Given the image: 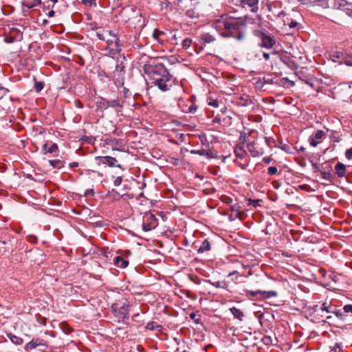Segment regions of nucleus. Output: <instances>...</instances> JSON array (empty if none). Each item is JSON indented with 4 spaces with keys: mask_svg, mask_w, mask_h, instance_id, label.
Here are the masks:
<instances>
[{
    "mask_svg": "<svg viewBox=\"0 0 352 352\" xmlns=\"http://www.w3.org/2000/svg\"><path fill=\"white\" fill-rule=\"evenodd\" d=\"M214 27L221 31L223 37H233L238 40L242 38V17L228 16L216 20Z\"/></svg>",
    "mask_w": 352,
    "mask_h": 352,
    "instance_id": "1",
    "label": "nucleus"
},
{
    "mask_svg": "<svg viewBox=\"0 0 352 352\" xmlns=\"http://www.w3.org/2000/svg\"><path fill=\"white\" fill-rule=\"evenodd\" d=\"M263 278L261 274V269L257 265H247L243 263V283L245 284L247 289L255 290L260 286ZM246 296V294H245Z\"/></svg>",
    "mask_w": 352,
    "mask_h": 352,
    "instance_id": "2",
    "label": "nucleus"
},
{
    "mask_svg": "<svg viewBox=\"0 0 352 352\" xmlns=\"http://www.w3.org/2000/svg\"><path fill=\"white\" fill-rule=\"evenodd\" d=\"M336 8L331 14L332 21L343 25L349 17L352 18V4L344 0H340L336 3Z\"/></svg>",
    "mask_w": 352,
    "mask_h": 352,
    "instance_id": "3",
    "label": "nucleus"
},
{
    "mask_svg": "<svg viewBox=\"0 0 352 352\" xmlns=\"http://www.w3.org/2000/svg\"><path fill=\"white\" fill-rule=\"evenodd\" d=\"M144 69L145 74L151 80L161 76L164 77V75L167 76L170 74L163 63L155 61L146 65Z\"/></svg>",
    "mask_w": 352,
    "mask_h": 352,
    "instance_id": "4",
    "label": "nucleus"
},
{
    "mask_svg": "<svg viewBox=\"0 0 352 352\" xmlns=\"http://www.w3.org/2000/svg\"><path fill=\"white\" fill-rule=\"evenodd\" d=\"M249 134L253 138V140L252 141L250 140L249 138L246 136V133L243 131V144H247V148L253 157H256L260 154H262V152L260 151L261 149L258 148V146L255 144L254 140L257 135L256 131L252 130L249 132Z\"/></svg>",
    "mask_w": 352,
    "mask_h": 352,
    "instance_id": "5",
    "label": "nucleus"
},
{
    "mask_svg": "<svg viewBox=\"0 0 352 352\" xmlns=\"http://www.w3.org/2000/svg\"><path fill=\"white\" fill-rule=\"evenodd\" d=\"M277 296V292L275 291H263L261 289L255 290H246V297L252 300H259L262 298H269L270 297H275Z\"/></svg>",
    "mask_w": 352,
    "mask_h": 352,
    "instance_id": "6",
    "label": "nucleus"
},
{
    "mask_svg": "<svg viewBox=\"0 0 352 352\" xmlns=\"http://www.w3.org/2000/svg\"><path fill=\"white\" fill-rule=\"evenodd\" d=\"M151 83L157 86L161 91H166L173 86L172 84V76L169 74L167 76L164 75V77H158L151 80Z\"/></svg>",
    "mask_w": 352,
    "mask_h": 352,
    "instance_id": "7",
    "label": "nucleus"
},
{
    "mask_svg": "<svg viewBox=\"0 0 352 352\" xmlns=\"http://www.w3.org/2000/svg\"><path fill=\"white\" fill-rule=\"evenodd\" d=\"M254 34L258 37H260L261 43L260 44L261 47L271 49L274 47L276 43V41L274 37L263 33L259 30H254Z\"/></svg>",
    "mask_w": 352,
    "mask_h": 352,
    "instance_id": "8",
    "label": "nucleus"
},
{
    "mask_svg": "<svg viewBox=\"0 0 352 352\" xmlns=\"http://www.w3.org/2000/svg\"><path fill=\"white\" fill-rule=\"evenodd\" d=\"M23 38V32L20 29L12 28L9 32L6 33L4 37V42L13 43L15 41H21Z\"/></svg>",
    "mask_w": 352,
    "mask_h": 352,
    "instance_id": "9",
    "label": "nucleus"
},
{
    "mask_svg": "<svg viewBox=\"0 0 352 352\" xmlns=\"http://www.w3.org/2000/svg\"><path fill=\"white\" fill-rule=\"evenodd\" d=\"M112 310L116 317L122 318V320L129 318V305L128 302H124L121 307H118V304H114L112 306Z\"/></svg>",
    "mask_w": 352,
    "mask_h": 352,
    "instance_id": "10",
    "label": "nucleus"
},
{
    "mask_svg": "<svg viewBox=\"0 0 352 352\" xmlns=\"http://www.w3.org/2000/svg\"><path fill=\"white\" fill-rule=\"evenodd\" d=\"M157 218L151 213L146 214L144 217L142 230L148 232L154 229L157 226Z\"/></svg>",
    "mask_w": 352,
    "mask_h": 352,
    "instance_id": "11",
    "label": "nucleus"
},
{
    "mask_svg": "<svg viewBox=\"0 0 352 352\" xmlns=\"http://www.w3.org/2000/svg\"><path fill=\"white\" fill-rule=\"evenodd\" d=\"M96 105L98 109L101 111L107 109L109 107L113 108L118 107L120 109L122 108V105L120 104L118 100H108L105 98H101L100 101L96 102Z\"/></svg>",
    "mask_w": 352,
    "mask_h": 352,
    "instance_id": "12",
    "label": "nucleus"
},
{
    "mask_svg": "<svg viewBox=\"0 0 352 352\" xmlns=\"http://www.w3.org/2000/svg\"><path fill=\"white\" fill-rule=\"evenodd\" d=\"M95 160L97 162L98 164L100 165L101 164H107L110 167H118L120 168H122L120 164H117V160L111 156H96L95 157Z\"/></svg>",
    "mask_w": 352,
    "mask_h": 352,
    "instance_id": "13",
    "label": "nucleus"
},
{
    "mask_svg": "<svg viewBox=\"0 0 352 352\" xmlns=\"http://www.w3.org/2000/svg\"><path fill=\"white\" fill-rule=\"evenodd\" d=\"M325 136V133L322 130H317L314 134L309 137V143L311 146L316 147L320 143L319 140Z\"/></svg>",
    "mask_w": 352,
    "mask_h": 352,
    "instance_id": "14",
    "label": "nucleus"
},
{
    "mask_svg": "<svg viewBox=\"0 0 352 352\" xmlns=\"http://www.w3.org/2000/svg\"><path fill=\"white\" fill-rule=\"evenodd\" d=\"M116 70L119 74V78L117 80L120 85H124V75L125 74V66L123 62H120L118 60L116 65Z\"/></svg>",
    "mask_w": 352,
    "mask_h": 352,
    "instance_id": "15",
    "label": "nucleus"
},
{
    "mask_svg": "<svg viewBox=\"0 0 352 352\" xmlns=\"http://www.w3.org/2000/svg\"><path fill=\"white\" fill-rule=\"evenodd\" d=\"M259 0H243V9L249 8L252 12H256L258 10V3Z\"/></svg>",
    "mask_w": 352,
    "mask_h": 352,
    "instance_id": "16",
    "label": "nucleus"
},
{
    "mask_svg": "<svg viewBox=\"0 0 352 352\" xmlns=\"http://www.w3.org/2000/svg\"><path fill=\"white\" fill-rule=\"evenodd\" d=\"M58 150V146L56 143H51V146L48 147V143H45L41 148V153L45 155L47 153H54Z\"/></svg>",
    "mask_w": 352,
    "mask_h": 352,
    "instance_id": "17",
    "label": "nucleus"
},
{
    "mask_svg": "<svg viewBox=\"0 0 352 352\" xmlns=\"http://www.w3.org/2000/svg\"><path fill=\"white\" fill-rule=\"evenodd\" d=\"M240 206L238 205L232 206V212L229 217L230 221L239 218L240 220L242 219V211L240 210Z\"/></svg>",
    "mask_w": 352,
    "mask_h": 352,
    "instance_id": "18",
    "label": "nucleus"
},
{
    "mask_svg": "<svg viewBox=\"0 0 352 352\" xmlns=\"http://www.w3.org/2000/svg\"><path fill=\"white\" fill-rule=\"evenodd\" d=\"M246 333L248 334V336H245V335H243V347L248 348L250 346H254L256 344L254 342V336H253L251 333Z\"/></svg>",
    "mask_w": 352,
    "mask_h": 352,
    "instance_id": "19",
    "label": "nucleus"
},
{
    "mask_svg": "<svg viewBox=\"0 0 352 352\" xmlns=\"http://www.w3.org/2000/svg\"><path fill=\"white\" fill-rule=\"evenodd\" d=\"M113 263L119 267L125 268L128 266L129 261L125 260L122 256H118L114 258Z\"/></svg>",
    "mask_w": 352,
    "mask_h": 352,
    "instance_id": "20",
    "label": "nucleus"
},
{
    "mask_svg": "<svg viewBox=\"0 0 352 352\" xmlns=\"http://www.w3.org/2000/svg\"><path fill=\"white\" fill-rule=\"evenodd\" d=\"M256 106V104L248 96L245 97L243 96V107H245L246 110H254Z\"/></svg>",
    "mask_w": 352,
    "mask_h": 352,
    "instance_id": "21",
    "label": "nucleus"
},
{
    "mask_svg": "<svg viewBox=\"0 0 352 352\" xmlns=\"http://www.w3.org/2000/svg\"><path fill=\"white\" fill-rule=\"evenodd\" d=\"M336 173L339 177H342L346 174V166L341 162H338L335 166Z\"/></svg>",
    "mask_w": 352,
    "mask_h": 352,
    "instance_id": "22",
    "label": "nucleus"
},
{
    "mask_svg": "<svg viewBox=\"0 0 352 352\" xmlns=\"http://www.w3.org/2000/svg\"><path fill=\"white\" fill-rule=\"evenodd\" d=\"M210 250V243L208 239H206L199 248L197 252L199 254L204 253V252L209 251Z\"/></svg>",
    "mask_w": 352,
    "mask_h": 352,
    "instance_id": "23",
    "label": "nucleus"
},
{
    "mask_svg": "<svg viewBox=\"0 0 352 352\" xmlns=\"http://www.w3.org/2000/svg\"><path fill=\"white\" fill-rule=\"evenodd\" d=\"M40 4H41V0H33L32 1H29L28 0H25L22 3L23 6H25V7L28 8V9L33 8Z\"/></svg>",
    "mask_w": 352,
    "mask_h": 352,
    "instance_id": "24",
    "label": "nucleus"
},
{
    "mask_svg": "<svg viewBox=\"0 0 352 352\" xmlns=\"http://www.w3.org/2000/svg\"><path fill=\"white\" fill-rule=\"evenodd\" d=\"M48 162L53 168L60 169L64 166V162L60 160H50Z\"/></svg>",
    "mask_w": 352,
    "mask_h": 352,
    "instance_id": "25",
    "label": "nucleus"
},
{
    "mask_svg": "<svg viewBox=\"0 0 352 352\" xmlns=\"http://www.w3.org/2000/svg\"><path fill=\"white\" fill-rule=\"evenodd\" d=\"M8 337L9 338L10 341L16 345H21L23 342V340L21 338L18 337L12 333H8Z\"/></svg>",
    "mask_w": 352,
    "mask_h": 352,
    "instance_id": "26",
    "label": "nucleus"
},
{
    "mask_svg": "<svg viewBox=\"0 0 352 352\" xmlns=\"http://www.w3.org/2000/svg\"><path fill=\"white\" fill-rule=\"evenodd\" d=\"M146 328L151 331L157 330L158 331H160L162 329V326L158 324L155 322H149L147 323Z\"/></svg>",
    "mask_w": 352,
    "mask_h": 352,
    "instance_id": "27",
    "label": "nucleus"
},
{
    "mask_svg": "<svg viewBox=\"0 0 352 352\" xmlns=\"http://www.w3.org/2000/svg\"><path fill=\"white\" fill-rule=\"evenodd\" d=\"M230 310L234 318H238L239 320H242V311L240 309L232 307Z\"/></svg>",
    "mask_w": 352,
    "mask_h": 352,
    "instance_id": "28",
    "label": "nucleus"
},
{
    "mask_svg": "<svg viewBox=\"0 0 352 352\" xmlns=\"http://www.w3.org/2000/svg\"><path fill=\"white\" fill-rule=\"evenodd\" d=\"M204 156H206L208 159L217 158V153L213 148H209L208 150H205Z\"/></svg>",
    "mask_w": 352,
    "mask_h": 352,
    "instance_id": "29",
    "label": "nucleus"
},
{
    "mask_svg": "<svg viewBox=\"0 0 352 352\" xmlns=\"http://www.w3.org/2000/svg\"><path fill=\"white\" fill-rule=\"evenodd\" d=\"M11 243H12V241L10 239L7 240V241H6V240L0 241V252L4 253L6 251H8V249L6 247H5V245H9Z\"/></svg>",
    "mask_w": 352,
    "mask_h": 352,
    "instance_id": "30",
    "label": "nucleus"
},
{
    "mask_svg": "<svg viewBox=\"0 0 352 352\" xmlns=\"http://www.w3.org/2000/svg\"><path fill=\"white\" fill-rule=\"evenodd\" d=\"M235 155L239 158L242 159V144L241 143H239L236 147L234 149Z\"/></svg>",
    "mask_w": 352,
    "mask_h": 352,
    "instance_id": "31",
    "label": "nucleus"
},
{
    "mask_svg": "<svg viewBox=\"0 0 352 352\" xmlns=\"http://www.w3.org/2000/svg\"><path fill=\"white\" fill-rule=\"evenodd\" d=\"M320 174L323 179L328 182H331L333 175L330 172L320 171Z\"/></svg>",
    "mask_w": 352,
    "mask_h": 352,
    "instance_id": "32",
    "label": "nucleus"
},
{
    "mask_svg": "<svg viewBox=\"0 0 352 352\" xmlns=\"http://www.w3.org/2000/svg\"><path fill=\"white\" fill-rule=\"evenodd\" d=\"M248 206H253L254 208H256V206H259V202L261 201V199H246Z\"/></svg>",
    "mask_w": 352,
    "mask_h": 352,
    "instance_id": "33",
    "label": "nucleus"
},
{
    "mask_svg": "<svg viewBox=\"0 0 352 352\" xmlns=\"http://www.w3.org/2000/svg\"><path fill=\"white\" fill-rule=\"evenodd\" d=\"M109 34L110 35H112L113 37L116 38L115 41H114V43H115V45L116 47V51L118 53H120L121 52V46L120 45L119 43H120V40L118 38L116 37V34H113L111 33V31H109Z\"/></svg>",
    "mask_w": 352,
    "mask_h": 352,
    "instance_id": "34",
    "label": "nucleus"
},
{
    "mask_svg": "<svg viewBox=\"0 0 352 352\" xmlns=\"http://www.w3.org/2000/svg\"><path fill=\"white\" fill-rule=\"evenodd\" d=\"M44 87V82L41 81H36L34 83V89L36 92H40Z\"/></svg>",
    "mask_w": 352,
    "mask_h": 352,
    "instance_id": "35",
    "label": "nucleus"
},
{
    "mask_svg": "<svg viewBox=\"0 0 352 352\" xmlns=\"http://www.w3.org/2000/svg\"><path fill=\"white\" fill-rule=\"evenodd\" d=\"M37 344H38L34 343L33 342V340H32L30 342L26 344V345L25 346V350L29 351V350L34 349L37 347Z\"/></svg>",
    "mask_w": 352,
    "mask_h": 352,
    "instance_id": "36",
    "label": "nucleus"
},
{
    "mask_svg": "<svg viewBox=\"0 0 352 352\" xmlns=\"http://www.w3.org/2000/svg\"><path fill=\"white\" fill-rule=\"evenodd\" d=\"M211 284L217 288H225L226 286V283L224 281H215L211 283Z\"/></svg>",
    "mask_w": 352,
    "mask_h": 352,
    "instance_id": "37",
    "label": "nucleus"
},
{
    "mask_svg": "<svg viewBox=\"0 0 352 352\" xmlns=\"http://www.w3.org/2000/svg\"><path fill=\"white\" fill-rule=\"evenodd\" d=\"M192 40L189 38H186L182 41V47L184 49H187L190 46Z\"/></svg>",
    "mask_w": 352,
    "mask_h": 352,
    "instance_id": "38",
    "label": "nucleus"
},
{
    "mask_svg": "<svg viewBox=\"0 0 352 352\" xmlns=\"http://www.w3.org/2000/svg\"><path fill=\"white\" fill-rule=\"evenodd\" d=\"M186 16L191 19H193L197 16L195 14V12L193 9L187 10L186 12Z\"/></svg>",
    "mask_w": 352,
    "mask_h": 352,
    "instance_id": "39",
    "label": "nucleus"
},
{
    "mask_svg": "<svg viewBox=\"0 0 352 352\" xmlns=\"http://www.w3.org/2000/svg\"><path fill=\"white\" fill-rule=\"evenodd\" d=\"M302 82L310 86L311 88H314V84L313 80L311 78H302L301 77L299 78Z\"/></svg>",
    "mask_w": 352,
    "mask_h": 352,
    "instance_id": "40",
    "label": "nucleus"
},
{
    "mask_svg": "<svg viewBox=\"0 0 352 352\" xmlns=\"http://www.w3.org/2000/svg\"><path fill=\"white\" fill-rule=\"evenodd\" d=\"M342 351V344L336 343L332 348L330 352H341Z\"/></svg>",
    "mask_w": 352,
    "mask_h": 352,
    "instance_id": "41",
    "label": "nucleus"
},
{
    "mask_svg": "<svg viewBox=\"0 0 352 352\" xmlns=\"http://www.w3.org/2000/svg\"><path fill=\"white\" fill-rule=\"evenodd\" d=\"M246 258L247 260L252 261L255 258V256L252 254L248 250L245 251V254H243V258Z\"/></svg>",
    "mask_w": 352,
    "mask_h": 352,
    "instance_id": "42",
    "label": "nucleus"
},
{
    "mask_svg": "<svg viewBox=\"0 0 352 352\" xmlns=\"http://www.w3.org/2000/svg\"><path fill=\"white\" fill-rule=\"evenodd\" d=\"M320 309L322 311H325L327 313H332L333 311V310L331 309V307L327 306L326 302L322 304V306L321 307Z\"/></svg>",
    "mask_w": 352,
    "mask_h": 352,
    "instance_id": "43",
    "label": "nucleus"
},
{
    "mask_svg": "<svg viewBox=\"0 0 352 352\" xmlns=\"http://www.w3.org/2000/svg\"><path fill=\"white\" fill-rule=\"evenodd\" d=\"M277 173V168L276 166H270L267 169V173L270 175H275Z\"/></svg>",
    "mask_w": 352,
    "mask_h": 352,
    "instance_id": "44",
    "label": "nucleus"
},
{
    "mask_svg": "<svg viewBox=\"0 0 352 352\" xmlns=\"http://www.w3.org/2000/svg\"><path fill=\"white\" fill-rule=\"evenodd\" d=\"M255 85L257 88H259V89H263V87H265V82L263 81V80H258L256 81L255 82Z\"/></svg>",
    "mask_w": 352,
    "mask_h": 352,
    "instance_id": "45",
    "label": "nucleus"
},
{
    "mask_svg": "<svg viewBox=\"0 0 352 352\" xmlns=\"http://www.w3.org/2000/svg\"><path fill=\"white\" fill-rule=\"evenodd\" d=\"M190 318L195 322V323L199 324L200 322V318H197V315L195 312H192L189 315Z\"/></svg>",
    "mask_w": 352,
    "mask_h": 352,
    "instance_id": "46",
    "label": "nucleus"
},
{
    "mask_svg": "<svg viewBox=\"0 0 352 352\" xmlns=\"http://www.w3.org/2000/svg\"><path fill=\"white\" fill-rule=\"evenodd\" d=\"M204 153H205V150L204 149H201V150H191L190 151V153L199 155L200 156H204Z\"/></svg>",
    "mask_w": 352,
    "mask_h": 352,
    "instance_id": "47",
    "label": "nucleus"
},
{
    "mask_svg": "<svg viewBox=\"0 0 352 352\" xmlns=\"http://www.w3.org/2000/svg\"><path fill=\"white\" fill-rule=\"evenodd\" d=\"M203 40L206 42V43H210L212 42V41H214V38H212V36L209 35L208 34L203 36L202 37Z\"/></svg>",
    "mask_w": 352,
    "mask_h": 352,
    "instance_id": "48",
    "label": "nucleus"
},
{
    "mask_svg": "<svg viewBox=\"0 0 352 352\" xmlns=\"http://www.w3.org/2000/svg\"><path fill=\"white\" fill-rule=\"evenodd\" d=\"M344 63L348 66H352V56H345Z\"/></svg>",
    "mask_w": 352,
    "mask_h": 352,
    "instance_id": "49",
    "label": "nucleus"
},
{
    "mask_svg": "<svg viewBox=\"0 0 352 352\" xmlns=\"http://www.w3.org/2000/svg\"><path fill=\"white\" fill-rule=\"evenodd\" d=\"M33 342L37 344V346H45V344L43 342V340L41 338H34L32 339Z\"/></svg>",
    "mask_w": 352,
    "mask_h": 352,
    "instance_id": "50",
    "label": "nucleus"
},
{
    "mask_svg": "<svg viewBox=\"0 0 352 352\" xmlns=\"http://www.w3.org/2000/svg\"><path fill=\"white\" fill-rule=\"evenodd\" d=\"M108 195L109 196H113V197H118L120 196V193L115 189H111V190L108 191Z\"/></svg>",
    "mask_w": 352,
    "mask_h": 352,
    "instance_id": "51",
    "label": "nucleus"
},
{
    "mask_svg": "<svg viewBox=\"0 0 352 352\" xmlns=\"http://www.w3.org/2000/svg\"><path fill=\"white\" fill-rule=\"evenodd\" d=\"M28 240L29 242L32 243H37V237L34 235H29L28 236Z\"/></svg>",
    "mask_w": 352,
    "mask_h": 352,
    "instance_id": "52",
    "label": "nucleus"
},
{
    "mask_svg": "<svg viewBox=\"0 0 352 352\" xmlns=\"http://www.w3.org/2000/svg\"><path fill=\"white\" fill-rule=\"evenodd\" d=\"M122 177L119 176L115 179V180L113 182V184L115 186H119L122 184Z\"/></svg>",
    "mask_w": 352,
    "mask_h": 352,
    "instance_id": "53",
    "label": "nucleus"
},
{
    "mask_svg": "<svg viewBox=\"0 0 352 352\" xmlns=\"http://www.w3.org/2000/svg\"><path fill=\"white\" fill-rule=\"evenodd\" d=\"M94 195V190L92 188L87 189L84 192L85 197L93 196Z\"/></svg>",
    "mask_w": 352,
    "mask_h": 352,
    "instance_id": "54",
    "label": "nucleus"
},
{
    "mask_svg": "<svg viewBox=\"0 0 352 352\" xmlns=\"http://www.w3.org/2000/svg\"><path fill=\"white\" fill-rule=\"evenodd\" d=\"M8 91H9L8 89L1 87H0V99L2 98L3 96H5Z\"/></svg>",
    "mask_w": 352,
    "mask_h": 352,
    "instance_id": "55",
    "label": "nucleus"
},
{
    "mask_svg": "<svg viewBox=\"0 0 352 352\" xmlns=\"http://www.w3.org/2000/svg\"><path fill=\"white\" fill-rule=\"evenodd\" d=\"M82 3L84 5H88V6H96V0H82Z\"/></svg>",
    "mask_w": 352,
    "mask_h": 352,
    "instance_id": "56",
    "label": "nucleus"
},
{
    "mask_svg": "<svg viewBox=\"0 0 352 352\" xmlns=\"http://www.w3.org/2000/svg\"><path fill=\"white\" fill-rule=\"evenodd\" d=\"M232 335L236 337H239L241 335V329L240 328H234Z\"/></svg>",
    "mask_w": 352,
    "mask_h": 352,
    "instance_id": "57",
    "label": "nucleus"
},
{
    "mask_svg": "<svg viewBox=\"0 0 352 352\" xmlns=\"http://www.w3.org/2000/svg\"><path fill=\"white\" fill-rule=\"evenodd\" d=\"M345 157L348 160H351L352 158V147L346 151Z\"/></svg>",
    "mask_w": 352,
    "mask_h": 352,
    "instance_id": "58",
    "label": "nucleus"
},
{
    "mask_svg": "<svg viewBox=\"0 0 352 352\" xmlns=\"http://www.w3.org/2000/svg\"><path fill=\"white\" fill-rule=\"evenodd\" d=\"M343 309L345 313L352 314V305H345L343 307Z\"/></svg>",
    "mask_w": 352,
    "mask_h": 352,
    "instance_id": "59",
    "label": "nucleus"
},
{
    "mask_svg": "<svg viewBox=\"0 0 352 352\" xmlns=\"http://www.w3.org/2000/svg\"><path fill=\"white\" fill-rule=\"evenodd\" d=\"M121 140H119V139H111L109 140V141H107V144H114V145H118L119 144V142H120Z\"/></svg>",
    "mask_w": 352,
    "mask_h": 352,
    "instance_id": "60",
    "label": "nucleus"
},
{
    "mask_svg": "<svg viewBox=\"0 0 352 352\" xmlns=\"http://www.w3.org/2000/svg\"><path fill=\"white\" fill-rule=\"evenodd\" d=\"M208 105L214 107H219V101L217 100H212L208 102Z\"/></svg>",
    "mask_w": 352,
    "mask_h": 352,
    "instance_id": "61",
    "label": "nucleus"
},
{
    "mask_svg": "<svg viewBox=\"0 0 352 352\" xmlns=\"http://www.w3.org/2000/svg\"><path fill=\"white\" fill-rule=\"evenodd\" d=\"M263 341L265 344H270L272 342V338L270 336H265Z\"/></svg>",
    "mask_w": 352,
    "mask_h": 352,
    "instance_id": "62",
    "label": "nucleus"
},
{
    "mask_svg": "<svg viewBox=\"0 0 352 352\" xmlns=\"http://www.w3.org/2000/svg\"><path fill=\"white\" fill-rule=\"evenodd\" d=\"M92 224L94 225V227H102L104 226V223L103 221H96V222H92Z\"/></svg>",
    "mask_w": 352,
    "mask_h": 352,
    "instance_id": "63",
    "label": "nucleus"
},
{
    "mask_svg": "<svg viewBox=\"0 0 352 352\" xmlns=\"http://www.w3.org/2000/svg\"><path fill=\"white\" fill-rule=\"evenodd\" d=\"M332 313L335 314L336 316L338 318H342V317L344 316L343 313L340 311L333 310Z\"/></svg>",
    "mask_w": 352,
    "mask_h": 352,
    "instance_id": "64",
    "label": "nucleus"
}]
</instances>
